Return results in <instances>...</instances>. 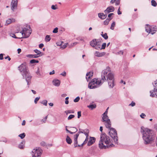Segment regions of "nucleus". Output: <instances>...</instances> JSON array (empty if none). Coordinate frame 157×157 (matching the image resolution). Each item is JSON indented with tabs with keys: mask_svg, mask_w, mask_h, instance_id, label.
I'll use <instances>...</instances> for the list:
<instances>
[{
	"mask_svg": "<svg viewBox=\"0 0 157 157\" xmlns=\"http://www.w3.org/2000/svg\"><path fill=\"white\" fill-rule=\"evenodd\" d=\"M108 69H105L102 71L101 79L98 78H94L92 79L88 85V88L90 89H95L99 87L106 80L108 79Z\"/></svg>",
	"mask_w": 157,
	"mask_h": 157,
	"instance_id": "1",
	"label": "nucleus"
},
{
	"mask_svg": "<svg viewBox=\"0 0 157 157\" xmlns=\"http://www.w3.org/2000/svg\"><path fill=\"white\" fill-rule=\"evenodd\" d=\"M152 131V130L148 128L143 126L141 127L140 132L142 134V138L145 144H148L153 142L154 139Z\"/></svg>",
	"mask_w": 157,
	"mask_h": 157,
	"instance_id": "2",
	"label": "nucleus"
},
{
	"mask_svg": "<svg viewBox=\"0 0 157 157\" xmlns=\"http://www.w3.org/2000/svg\"><path fill=\"white\" fill-rule=\"evenodd\" d=\"M108 137L105 133L101 134L99 144V147L101 149H105L108 147Z\"/></svg>",
	"mask_w": 157,
	"mask_h": 157,
	"instance_id": "3",
	"label": "nucleus"
},
{
	"mask_svg": "<svg viewBox=\"0 0 157 157\" xmlns=\"http://www.w3.org/2000/svg\"><path fill=\"white\" fill-rule=\"evenodd\" d=\"M111 125L110 120L109 119V132L110 136L112 138L115 144H118V138L117 136V131L113 128H110Z\"/></svg>",
	"mask_w": 157,
	"mask_h": 157,
	"instance_id": "4",
	"label": "nucleus"
},
{
	"mask_svg": "<svg viewBox=\"0 0 157 157\" xmlns=\"http://www.w3.org/2000/svg\"><path fill=\"white\" fill-rule=\"evenodd\" d=\"M32 32V30L29 25H27L22 29V31L20 32L23 38H28Z\"/></svg>",
	"mask_w": 157,
	"mask_h": 157,
	"instance_id": "5",
	"label": "nucleus"
},
{
	"mask_svg": "<svg viewBox=\"0 0 157 157\" xmlns=\"http://www.w3.org/2000/svg\"><path fill=\"white\" fill-rule=\"evenodd\" d=\"M114 78L113 73L109 70V86L110 88H113L115 85Z\"/></svg>",
	"mask_w": 157,
	"mask_h": 157,
	"instance_id": "6",
	"label": "nucleus"
},
{
	"mask_svg": "<svg viewBox=\"0 0 157 157\" xmlns=\"http://www.w3.org/2000/svg\"><path fill=\"white\" fill-rule=\"evenodd\" d=\"M157 30V27L156 26H150L148 24H146L145 26V31L149 33L152 35L155 33Z\"/></svg>",
	"mask_w": 157,
	"mask_h": 157,
	"instance_id": "7",
	"label": "nucleus"
},
{
	"mask_svg": "<svg viewBox=\"0 0 157 157\" xmlns=\"http://www.w3.org/2000/svg\"><path fill=\"white\" fill-rule=\"evenodd\" d=\"M42 150L39 147L34 149L32 151V157H41Z\"/></svg>",
	"mask_w": 157,
	"mask_h": 157,
	"instance_id": "8",
	"label": "nucleus"
},
{
	"mask_svg": "<svg viewBox=\"0 0 157 157\" xmlns=\"http://www.w3.org/2000/svg\"><path fill=\"white\" fill-rule=\"evenodd\" d=\"M90 45L97 50L100 49L101 46V42L97 41L96 39H94L90 42Z\"/></svg>",
	"mask_w": 157,
	"mask_h": 157,
	"instance_id": "9",
	"label": "nucleus"
},
{
	"mask_svg": "<svg viewBox=\"0 0 157 157\" xmlns=\"http://www.w3.org/2000/svg\"><path fill=\"white\" fill-rule=\"evenodd\" d=\"M25 73L22 74V75L23 77V78H25L26 82L27 83L28 87L29 86L31 82V79L32 76L29 72V71L26 72Z\"/></svg>",
	"mask_w": 157,
	"mask_h": 157,
	"instance_id": "10",
	"label": "nucleus"
},
{
	"mask_svg": "<svg viewBox=\"0 0 157 157\" xmlns=\"http://www.w3.org/2000/svg\"><path fill=\"white\" fill-rule=\"evenodd\" d=\"M154 86L153 90H151L150 92V96L152 97L157 98V80L153 83Z\"/></svg>",
	"mask_w": 157,
	"mask_h": 157,
	"instance_id": "11",
	"label": "nucleus"
},
{
	"mask_svg": "<svg viewBox=\"0 0 157 157\" xmlns=\"http://www.w3.org/2000/svg\"><path fill=\"white\" fill-rule=\"evenodd\" d=\"M18 70L21 72V74L25 73L29 71L25 63H22L18 67Z\"/></svg>",
	"mask_w": 157,
	"mask_h": 157,
	"instance_id": "12",
	"label": "nucleus"
},
{
	"mask_svg": "<svg viewBox=\"0 0 157 157\" xmlns=\"http://www.w3.org/2000/svg\"><path fill=\"white\" fill-rule=\"evenodd\" d=\"M108 110V108H107L105 112L103 114V116L102 117V121L105 122V126L107 128H108V117L107 115Z\"/></svg>",
	"mask_w": 157,
	"mask_h": 157,
	"instance_id": "13",
	"label": "nucleus"
},
{
	"mask_svg": "<svg viewBox=\"0 0 157 157\" xmlns=\"http://www.w3.org/2000/svg\"><path fill=\"white\" fill-rule=\"evenodd\" d=\"M17 0H12L11 5L10 7L11 10L13 11L17 9Z\"/></svg>",
	"mask_w": 157,
	"mask_h": 157,
	"instance_id": "14",
	"label": "nucleus"
},
{
	"mask_svg": "<svg viewBox=\"0 0 157 157\" xmlns=\"http://www.w3.org/2000/svg\"><path fill=\"white\" fill-rule=\"evenodd\" d=\"M104 11L105 13V14L103 13H99L98 14V17L101 19H104L107 16V14L108 13V7L106 8Z\"/></svg>",
	"mask_w": 157,
	"mask_h": 157,
	"instance_id": "15",
	"label": "nucleus"
},
{
	"mask_svg": "<svg viewBox=\"0 0 157 157\" xmlns=\"http://www.w3.org/2000/svg\"><path fill=\"white\" fill-rule=\"evenodd\" d=\"M79 136V133H77L74 136V147H78V141L77 139Z\"/></svg>",
	"mask_w": 157,
	"mask_h": 157,
	"instance_id": "16",
	"label": "nucleus"
},
{
	"mask_svg": "<svg viewBox=\"0 0 157 157\" xmlns=\"http://www.w3.org/2000/svg\"><path fill=\"white\" fill-rule=\"evenodd\" d=\"M95 139L94 137H90L87 143L88 146H90L92 145L95 142Z\"/></svg>",
	"mask_w": 157,
	"mask_h": 157,
	"instance_id": "17",
	"label": "nucleus"
},
{
	"mask_svg": "<svg viewBox=\"0 0 157 157\" xmlns=\"http://www.w3.org/2000/svg\"><path fill=\"white\" fill-rule=\"evenodd\" d=\"M105 54V53L104 52H96L94 53V55L98 57H102Z\"/></svg>",
	"mask_w": 157,
	"mask_h": 157,
	"instance_id": "18",
	"label": "nucleus"
},
{
	"mask_svg": "<svg viewBox=\"0 0 157 157\" xmlns=\"http://www.w3.org/2000/svg\"><path fill=\"white\" fill-rule=\"evenodd\" d=\"M53 84L56 86H59L60 84V81L58 79H54L52 82Z\"/></svg>",
	"mask_w": 157,
	"mask_h": 157,
	"instance_id": "19",
	"label": "nucleus"
},
{
	"mask_svg": "<svg viewBox=\"0 0 157 157\" xmlns=\"http://www.w3.org/2000/svg\"><path fill=\"white\" fill-rule=\"evenodd\" d=\"M34 52L36 54L38 57L42 56L43 55V53L40 51H39L37 49H35L34 50Z\"/></svg>",
	"mask_w": 157,
	"mask_h": 157,
	"instance_id": "20",
	"label": "nucleus"
},
{
	"mask_svg": "<svg viewBox=\"0 0 157 157\" xmlns=\"http://www.w3.org/2000/svg\"><path fill=\"white\" fill-rule=\"evenodd\" d=\"M25 141H23L18 145V147L20 149H22L24 148Z\"/></svg>",
	"mask_w": 157,
	"mask_h": 157,
	"instance_id": "21",
	"label": "nucleus"
},
{
	"mask_svg": "<svg viewBox=\"0 0 157 157\" xmlns=\"http://www.w3.org/2000/svg\"><path fill=\"white\" fill-rule=\"evenodd\" d=\"M14 19H8L6 22V25H8L10 24L12 22L14 21Z\"/></svg>",
	"mask_w": 157,
	"mask_h": 157,
	"instance_id": "22",
	"label": "nucleus"
},
{
	"mask_svg": "<svg viewBox=\"0 0 157 157\" xmlns=\"http://www.w3.org/2000/svg\"><path fill=\"white\" fill-rule=\"evenodd\" d=\"M67 142L69 144H71L72 143V140L68 136H67L66 139Z\"/></svg>",
	"mask_w": 157,
	"mask_h": 157,
	"instance_id": "23",
	"label": "nucleus"
},
{
	"mask_svg": "<svg viewBox=\"0 0 157 157\" xmlns=\"http://www.w3.org/2000/svg\"><path fill=\"white\" fill-rule=\"evenodd\" d=\"M96 105L95 104H90L88 105L87 107L90 109L91 110L93 109H94L96 108Z\"/></svg>",
	"mask_w": 157,
	"mask_h": 157,
	"instance_id": "24",
	"label": "nucleus"
},
{
	"mask_svg": "<svg viewBox=\"0 0 157 157\" xmlns=\"http://www.w3.org/2000/svg\"><path fill=\"white\" fill-rule=\"evenodd\" d=\"M27 57H29V58H38V56H37V55H36V54H34V55H27Z\"/></svg>",
	"mask_w": 157,
	"mask_h": 157,
	"instance_id": "25",
	"label": "nucleus"
},
{
	"mask_svg": "<svg viewBox=\"0 0 157 157\" xmlns=\"http://www.w3.org/2000/svg\"><path fill=\"white\" fill-rule=\"evenodd\" d=\"M151 5L154 6L156 7L157 6V3L154 0H152L151 1Z\"/></svg>",
	"mask_w": 157,
	"mask_h": 157,
	"instance_id": "26",
	"label": "nucleus"
},
{
	"mask_svg": "<svg viewBox=\"0 0 157 157\" xmlns=\"http://www.w3.org/2000/svg\"><path fill=\"white\" fill-rule=\"evenodd\" d=\"M114 10V8L113 6H109V13L113 11Z\"/></svg>",
	"mask_w": 157,
	"mask_h": 157,
	"instance_id": "27",
	"label": "nucleus"
},
{
	"mask_svg": "<svg viewBox=\"0 0 157 157\" xmlns=\"http://www.w3.org/2000/svg\"><path fill=\"white\" fill-rule=\"evenodd\" d=\"M101 35L105 40L107 39L108 38L107 34L106 33H105L104 34H101Z\"/></svg>",
	"mask_w": 157,
	"mask_h": 157,
	"instance_id": "28",
	"label": "nucleus"
},
{
	"mask_svg": "<svg viewBox=\"0 0 157 157\" xmlns=\"http://www.w3.org/2000/svg\"><path fill=\"white\" fill-rule=\"evenodd\" d=\"M65 113L67 114L68 113H74V111L73 110H68L65 111Z\"/></svg>",
	"mask_w": 157,
	"mask_h": 157,
	"instance_id": "29",
	"label": "nucleus"
},
{
	"mask_svg": "<svg viewBox=\"0 0 157 157\" xmlns=\"http://www.w3.org/2000/svg\"><path fill=\"white\" fill-rule=\"evenodd\" d=\"M25 135L24 133H23L19 135L18 136L20 137L21 139L24 138L25 136Z\"/></svg>",
	"mask_w": 157,
	"mask_h": 157,
	"instance_id": "30",
	"label": "nucleus"
},
{
	"mask_svg": "<svg viewBox=\"0 0 157 157\" xmlns=\"http://www.w3.org/2000/svg\"><path fill=\"white\" fill-rule=\"evenodd\" d=\"M39 61L38 60L33 59L30 61V63H38Z\"/></svg>",
	"mask_w": 157,
	"mask_h": 157,
	"instance_id": "31",
	"label": "nucleus"
},
{
	"mask_svg": "<svg viewBox=\"0 0 157 157\" xmlns=\"http://www.w3.org/2000/svg\"><path fill=\"white\" fill-rule=\"evenodd\" d=\"M50 39L51 38L49 36L47 35L46 36L45 40L46 41H49L50 40Z\"/></svg>",
	"mask_w": 157,
	"mask_h": 157,
	"instance_id": "32",
	"label": "nucleus"
},
{
	"mask_svg": "<svg viewBox=\"0 0 157 157\" xmlns=\"http://www.w3.org/2000/svg\"><path fill=\"white\" fill-rule=\"evenodd\" d=\"M48 101L46 100H44L43 101L41 102V103L44 105L45 106H47V105Z\"/></svg>",
	"mask_w": 157,
	"mask_h": 157,
	"instance_id": "33",
	"label": "nucleus"
},
{
	"mask_svg": "<svg viewBox=\"0 0 157 157\" xmlns=\"http://www.w3.org/2000/svg\"><path fill=\"white\" fill-rule=\"evenodd\" d=\"M115 25V22H113L111 25L110 29L113 30L114 28V27Z\"/></svg>",
	"mask_w": 157,
	"mask_h": 157,
	"instance_id": "34",
	"label": "nucleus"
},
{
	"mask_svg": "<svg viewBox=\"0 0 157 157\" xmlns=\"http://www.w3.org/2000/svg\"><path fill=\"white\" fill-rule=\"evenodd\" d=\"M36 74L38 75V76H40L41 75V74L40 72V71L39 70V68L38 67L36 71Z\"/></svg>",
	"mask_w": 157,
	"mask_h": 157,
	"instance_id": "35",
	"label": "nucleus"
},
{
	"mask_svg": "<svg viewBox=\"0 0 157 157\" xmlns=\"http://www.w3.org/2000/svg\"><path fill=\"white\" fill-rule=\"evenodd\" d=\"M106 46V44L105 43H103L101 45V47H100V49H104L105 48Z\"/></svg>",
	"mask_w": 157,
	"mask_h": 157,
	"instance_id": "36",
	"label": "nucleus"
},
{
	"mask_svg": "<svg viewBox=\"0 0 157 157\" xmlns=\"http://www.w3.org/2000/svg\"><path fill=\"white\" fill-rule=\"evenodd\" d=\"M75 117V115H70L68 117L67 119L68 120L71 119L72 118L74 117Z\"/></svg>",
	"mask_w": 157,
	"mask_h": 157,
	"instance_id": "37",
	"label": "nucleus"
},
{
	"mask_svg": "<svg viewBox=\"0 0 157 157\" xmlns=\"http://www.w3.org/2000/svg\"><path fill=\"white\" fill-rule=\"evenodd\" d=\"M79 99L80 98L78 96L74 99V101L75 102H77L79 101Z\"/></svg>",
	"mask_w": 157,
	"mask_h": 157,
	"instance_id": "38",
	"label": "nucleus"
},
{
	"mask_svg": "<svg viewBox=\"0 0 157 157\" xmlns=\"http://www.w3.org/2000/svg\"><path fill=\"white\" fill-rule=\"evenodd\" d=\"M86 79L87 81H88L89 79L90 78V76H89L88 73H86Z\"/></svg>",
	"mask_w": 157,
	"mask_h": 157,
	"instance_id": "39",
	"label": "nucleus"
},
{
	"mask_svg": "<svg viewBox=\"0 0 157 157\" xmlns=\"http://www.w3.org/2000/svg\"><path fill=\"white\" fill-rule=\"evenodd\" d=\"M115 53L117 55H123V52L122 51H120L119 52H115Z\"/></svg>",
	"mask_w": 157,
	"mask_h": 157,
	"instance_id": "40",
	"label": "nucleus"
},
{
	"mask_svg": "<svg viewBox=\"0 0 157 157\" xmlns=\"http://www.w3.org/2000/svg\"><path fill=\"white\" fill-rule=\"evenodd\" d=\"M51 8L52 9L54 10H56L57 9V5H52L51 6Z\"/></svg>",
	"mask_w": 157,
	"mask_h": 157,
	"instance_id": "41",
	"label": "nucleus"
},
{
	"mask_svg": "<svg viewBox=\"0 0 157 157\" xmlns=\"http://www.w3.org/2000/svg\"><path fill=\"white\" fill-rule=\"evenodd\" d=\"M40 98V97L36 98L34 100V102L35 104L37 103V101H38Z\"/></svg>",
	"mask_w": 157,
	"mask_h": 157,
	"instance_id": "42",
	"label": "nucleus"
},
{
	"mask_svg": "<svg viewBox=\"0 0 157 157\" xmlns=\"http://www.w3.org/2000/svg\"><path fill=\"white\" fill-rule=\"evenodd\" d=\"M135 105H136V103L135 102H134L133 101H132V102L129 104V105L133 107V106H135Z\"/></svg>",
	"mask_w": 157,
	"mask_h": 157,
	"instance_id": "43",
	"label": "nucleus"
},
{
	"mask_svg": "<svg viewBox=\"0 0 157 157\" xmlns=\"http://www.w3.org/2000/svg\"><path fill=\"white\" fill-rule=\"evenodd\" d=\"M58 28L57 27L54 29L53 31V33H56L58 32Z\"/></svg>",
	"mask_w": 157,
	"mask_h": 157,
	"instance_id": "44",
	"label": "nucleus"
},
{
	"mask_svg": "<svg viewBox=\"0 0 157 157\" xmlns=\"http://www.w3.org/2000/svg\"><path fill=\"white\" fill-rule=\"evenodd\" d=\"M104 25H108V19L107 18L104 22Z\"/></svg>",
	"mask_w": 157,
	"mask_h": 157,
	"instance_id": "45",
	"label": "nucleus"
},
{
	"mask_svg": "<svg viewBox=\"0 0 157 157\" xmlns=\"http://www.w3.org/2000/svg\"><path fill=\"white\" fill-rule=\"evenodd\" d=\"M67 44H65L61 46L60 48L61 49H63L65 48L66 47V45Z\"/></svg>",
	"mask_w": 157,
	"mask_h": 157,
	"instance_id": "46",
	"label": "nucleus"
},
{
	"mask_svg": "<svg viewBox=\"0 0 157 157\" xmlns=\"http://www.w3.org/2000/svg\"><path fill=\"white\" fill-rule=\"evenodd\" d=\"M114 146V145L112 144H110L109 143V147H112Z\"/></svg>",
	"mask_w": 157,
	"mask_h": 157,
	"instance_id": "47",
	"label": "nucleus"
},
{
	"mask_svg": "<svg viewBox=\"0 0 157 157\" xmlns=\"http://www.w3.org/2000/svg\"><path fill=\"white\" fill-rule=\"evenodd\" d=\"M78 118H79L81 116V112L80 111H78Z\"/></svg>",
	"mask_w": 157,
	"mask_h": 157,
	"instance_id": "48",
	"label": "nucleus"
},
{
	"mask_svg": "<svg viewBox=\"0 0 157 157\" xmlns=\"http://www.w3.org/2000/svg\"><path fill=\"white\" fill-rule=\"evenodd\" d=\"M10 36L13 38H18L16 37L15 34L13 33H11L10 34Z\"/></svg>",
	"mask_w": 157,
	"mask_h": 157,
	"instance_id": "49",
	"label": "nucleus"
},
{
	"mask_svg": "<svg viewBox=\"0 0 157 157\" xmlns=\"http://www.w3.org/2000/svg\"><path fill=\"white\" fill-rule=\"evenodd\" d=\"M63 42H58L56 43V45H57V46H60L62 45V43Z\"/></svg>",
	"mask_w": 157,
	"mask_h": 157,
	"instance_id": "50",
	"label": "nucleus"
},
{
	"mask_svg": "<svg viewBox=\"0 0 157 157\" xmlns=\"http://www.w3.org/2000/svg\"><path fill=\"white\" fill-rule=\"evenodd\" d=\"M60 75L64 76H65L66 75V72L64 71L61 73Z\"/></svg>",
	"mask_w": 157,
	"mask_h": 157,
	"instance_id": "51",
	"label": "nucleus"
},
{
	"mask_svg": "<svg viewBox=\"0 0 157 157\" xmlns=\"http://www.w3.org/2000/svg\"><path fill=\"white\" fill-rule=\"evenodd\" d=\"M113 15V13H110L109 14V21L111 20V18L109 19V18L111 17L112 15Z\"/></svg>",
	"mask_w": 157,
	"mask_h": 157,
	"instance_id": "52",
	"label": "nucleus"
},
{
	"mask_svg": "<svg viewBox=\"0 0 157 157\" xmlns=\"http://www.w3.org/2000/svg\"><path fill=\"white\" fill-rule=\"evenodd\" d=\"M88 139H89L88 137H86L85 140L83 142L84 143V144H86L87 142V141L88 140Z\"/></svg>",
	"mask_w": 157,
	"mask_h": 157,
	"instance_id": "53",
	"label": "nucleus"
},
{
	"mask_svg": "<svg viewBox=\"0 0 157 157\" xmlns=\"http://www.w3.org/2000/svg\"><path fill=\"white\" fill-rule=\"evenodd\" d=\"M87 73H88L89 74V76H90V77L91 78L93 75V73L92 72H88Z\"/></svg>",
	"mask_w": 157,
	"mask_h": 157,
	"instance_id": "54",
	"label": "nucleus"
},
{
	"mask_svg": "<svg viewBox=\"0 0 157 157\" xmlns=\"http://www.w3.org/2000/svg\"><path fill=\"white\" fill-rule=\"evenodd\" d=\"M117 13L118 15H120L121 14V12L120 11V7H119L117 10Z\"/></svg>",
	"mask_w": 157,
	"mask_h": 157,
	"instance_id": "55",
	"label": "nucleus"
},
{
	"mask_svg": "<svg viewBox=\"0 0 157 157\" xmlns=\"http://www.w3.org/2000/svg\"><path fill=\"white\" fill-rule=\"evenodd\" d=\"M145 114L144 113H142L140 115V117L142 118H144V117H145Z\"/></svg>",
	"mask_w": 157,
	"mask_h": 157,
	"instance_id": "56",
	"label": "nucleus"
},
{
	"mask_svg": "<svg viewBox=\"0 0 157 157\" xmlns=\"http://www.w3.org/2000/svg\"><path fill=\"white\" fill-rule=\"evenodd\" d=\"M77 130H78L77 129L75 128V132H71L70 131L69 132V133H70L71 134H72L76 132L77 131Z\"/></svg>",
	"mask_w": 157,
	"mask_h": 157,
	"instance_id": "57",
	"label": "nucleus"
},
{
	"mask_svg": "<svg viewBox=\"0 0 157 157\" xmlns=\"http://www.w3.org/2000/svg\"><path fill=\"white\" fill-rule=\"evenodd\" d=\"M3 59V55L2 54H0V60H2Z\"/></svg>",
	"mask_w": 157,
	"mask_h": 157,
	"instance_id": "58",
	"label": "nucleus"
},
{
	"mask_svg": "<svg viewBox=\"0 0 157 157\" xmlns=\"http://www.w3.org/2000/svg\"><path fill=\"white\" fill-rule=\"evenodd\" d=\"M44 46V45L43 44H40L39 45V46L40 48H41Z\"/></svg>",
	"mask_w": 157,
	"mask_h": 157,
	"instance_id": "59",
	"label": "nucleus"
},
{
	"mask_svg": "<svg viewBox=\"0 0 157 157\" xmlns=\"http://www.w3.org/2000/svg\"><path fill=\"white\" fill-rule=\"evenodd\" d=\"M5 59H8L9 61H10V59H11L8 56H6L5 57Z\"/></svg>",
	"mask_w": 157,
	"mask_h": 157,
	"instance_id": "60",
	"label": "nucleus"
},
{
	"mask_svg": "<svg viewBox=\"0 0 157 157\" xmlns=\"http://www.w3.org/2000/svg\"><path fill=\"white\" fill-rule=\"evenodd\" d=\"M40 144L42 146H44L45 145V143L44 142H41Z\"/></svg>",
	"mask_w": 157,
	"mask_h": 157,
	"instance_id": "61",
	"label": "nucleus"
},
{
	"mask_svg": "<svg viewBox=\"0 0 157 157\" xmlns=\"http://www.w3.org/2000/svg\"><path fill=\"white\" fill-rule=\"evenodd\" d=\"M55 73V71L54 70H53L52 71L50 72L49 73V74L50 75H51L52 74H53Z\"/></svg>",
	"mask_w": 157,
	"mask_h": 157,
	"instance_id": "62",
	"label": "nucleus"
},
{
	"mask_svg": "<svg viewBox=\"0 0 157 157\" xmlns=\"http://www.w3.org/2000/svg\"><path fill=\"white\" fill-rule=\"evenodd\" d=\"M120 1L119 0L117 1L116 2V5H118L120 4Z\"/></svg>",
	"mask_w": 157,
	"mask_h": 157,
	"instance_id": "63",
	"label": "nucleus"
},
{
	"mask_svg": "<svg viewBox=\"0 0 157 157\" xmlns=\"http://www.w3.org/2000/svg\"><path fill=\"white\" fill-rule=\"evenodd\" d=\"M154 128L157 131V124H155L154 125Z\"/></svg>",
	"mask_w": 157,
	"mask_h": 157,
	"instance_id": "64",
	"label": "nucleus"
}]
</instances>
